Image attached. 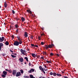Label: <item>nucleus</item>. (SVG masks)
Segmentation results:
<instances>
[{
  "mask_svg": "<svg viewBox=\"0 0 78 78\" xmlns=\"http://www.w3.org/2000/svg\"><path fill=\"white\" fill-rule=\"evenodd\" d=\"M50 55L51 56H53V53H51L50 54Z\"/></svg>",
  "mask_w": 78,
  "mask_h": 78,
  "instance_id": "f704fd0d",
  "label": "nucleus"
},
{
  "mask_svg": "<svg viewBox=\"0 0 78 78\" xmlns=\"http://www.w3.org/2000/svg\"><path fill=\"white\" fill-rule=\"evenodd\" d=\"M32 56L33 57H34V58H35L36 57V55L34 54H32Z\"/></svg>",
  "mask_w": 78,
  "mask_h": 78,
  "instance_id": "2eb2a0df",
  "label": "nucleus"
},
{
  "mask_svg": "<svg viewBox=\"0 0 78 78\" xmlns=\"http://www.w3.org/2000/svg\"><path fill=\"white\" fill-rule=\"evenodd\" d=\"M64 78H69V77H68L67 76H64Z\"/></svg>",
  "mask_w": 78,
  "mask_h": 78,
  "instance_id": "a18cd8bd",
  "label": "nucleus"
},
{
  "mask_svg": "<svg viewBox=\"0 0 78 78\" xmlns=\"http://www.w3.org/2000/svg\"><path fill=\"white\" fill-rule=\"evenodd\" d=\"M11 37H12L13 39H14V35H12Z\"/></svg>",
  "mask_w": 78,
  "mask_h": 78,
  "instance_id": "79ce46f5",
  "label": "nucleus"
},
{
  "mask_svg": "<svg viewBox=\"0 0 78 78\" xmlns=\"http://www.w3.org/2000/svg\"><path fill=\"white\" fill-rule=\"evenodd\" d=\"M43 53L44 54V55H46L47 52H43Z\"/></svg>",
  "mask_w": 78,
  "mask_h": 78,
  "instance_id": "ea45409f",
  "label": "nucleus"
},
{
  "mask_svg": "<svg viewBox=\"0 0 78 78\" xmlns=\"http://www.w3.org/2000/svg\"><path fill=\"white\" fill-rule=\"evenodd\" d=\"M24 77L25 78H30V76H24Z\"/></svg>",
  "mask_w": 78,
  "mask_h": 78,
  "instance_id": "a211bd4d",
  "label": "nucleus"
},
{
  "mask_svg": "<svg viewBox=\"0 0 78 78\" xmlns=\"http://www.w3.org/2000/svg\"><path fill=\"white\" fill-rule=\"evenodd\" d=\"M41 36L38 37V39L40 41V40H41Z\"/></svg>",
  "mask_w": 78,
  "mask_h": 78,
  "instance_id": "473e14b6",
  "label": "nucleus"
},
{
  "mask_svg": "<svg viewBox=\"0 0 78 78\" xmlns=\"http://www.w3.org/2000/svg\"><path fill=\"white\" fill-rule=\"evenodd\" d=\"M34 72V69H32L28 71V72L29 73H32V72Z\"/></svg>",
  "mask_w": 78,
  "mask_h": 78,
  "instance_id": "0eeeda50",
  "label": "nucleus"
},
{
  "mask_svg": "<svg viewBox=\"0 0 78 78\" xmlns=\"http://www.w3.org/2000/svg\"><path fill=\"white\" fill-rule=\"evenodd\" d=\"M4 5L5 8H7V6H8V4L6 3V2H4Z\"/></svg>",
  "mask_w": 78,
  "mask_h": 78,
  "instance_id": "1a4fd4ad",
  "label": "nucleus"
},
{
  "mask_svg": "<svg viewBox=\"0 0 78 78\" xmlns=\"http://www.w3.org/2000/svg\"><path fill=\"white\" fill-rule=\"evenodd\" d=\"M53 76H56V73H54L53 74Z\"/></svg>",
  "mask_w": 78,
  "mask_h": 78,
  "instance_id": "a878e982",
  "label": "nucleus"
},
{
  "mask_svg": "<svg viewBox=\"0 0 78 78\" xmlns=\"http://www.w3.org/2000/svg\"><path fill=\"white\" fill-rule=\"evenodd\" d=\"M42 72H43V73L44 74H45V71H44V69L43 70H42Z\"/></svg>",
  "mask_w": 78,
  "mask_h": 78,
  "instance_id": "a19ab883",
  "label": "nucleus"
},
{
  "mask_svg": "<svg viewBox=\"0 0 78 78\" xmlns=\"http://www.w3.org/2000/svg\"><path fill=\"white\" fill-rule=\"evenodd\" d=\"M33 77H34L33 76V75H30V78H33Z\"/></svg>",
  "mask_w": 78,
  "mask_h": 78,
  "instance_id": "4be33fe9",
  "label": "nucleus"
},
{
  "mask_svg": "<svg viewBox=\"0 0 78 78\" xmlns=\"http://www.w3.org/2000/svg\"><path fill=\"white\" fill-rule=\"evenodd\" d=\"M1 6L0 5V8H1Z\"/></svg>",
  "mask_w": 78,
  "mask_h": 78,
  "instance_id": "0e129e2a",
  "label": "nucleus"
},
{
  "mask_svg": "<svg viewBox=\"0 0 78 78\" xmlns=\"http://www.w3.org/2000/svg\"><path fill=\"white\" fill-rule=\"evenodd\" d=\"M34 44H31V46H32V47H34Z\"/></svg>",
  "mask_w": 78,
  "mask_h": 78,
  "instance_id": "c85d7f7f",
  "label": "nucleus"
},
{
  "mask_svg": "<svg viewBox=\"0 0 78 78\" xmlns=\"http://www.w3.org/2000/svg\"><path fill=\"white\" fill-rule=\"evenodd\" d=\"M35 47H38V45H34V48Z\"/></svg>",
  "mask_w": 78,
  "mask_h": 78,
  "instance_id": "e433bc0d",
  "label": "nucleus"
},
{
  "mask_svg": "<svg viewBox=\"0 0 78 78\" xmlns=\"http://www.w3.org/2000/svg\"><path fill=\"white\" fill-rule=\"evenodd\" d=\"M39 78H42V77H40Z\"/></svg>",
  "mask_w": 78,
  "mask_h": 78,
  "instance_id": "e2e57ef3",
  "label": "nucleus"
},
{
  "mask_svg": "<svg viewBox=\"0 0 78 78\" xmlns=\"http://www.w3.org/2000/svg\"><path fill=\"white\" fill-rule=\"evenodd\" d=\"M5 71H8V70L7 69H6L5 70Z\"/></svg>",
  "mask_w": 78,
  "mask_h": 78,
  "instance_id": "864d4df0",
  "label": "nucleus"
},
{
  "mask_svg": "<svg viewBox=\"0 0 78 78\" xmlns=\"http://www.w3.org/2000/svg\"><path fill=\"white\" fill-rule=\"evenodd\" d=\"M17 33H16V34H16L17 35Z\"/></svg>",
  "mask_w": 78,
  "mask_h": 78,
  "instance_id": "680f3d73",
  "label": "nucleus"
},
{
  "mask_svg": "<svg viewBox=\"0 0 78 78\" xmlns=\"http://www.w3.org/2000/svg\"><path fill=\"white\" fill-rule=\"evenodd\" d=\"M27 64V62H25V64Z\"/></svg>",
  "mask_w": 78,
  "mask_h": 78,
  "instance_id": "bf43d9fd",
  "label": "nucleus"
},
{
  "mask_svg": "<svg viewBox=\"0 0 78 78\" xmlns=\"http://www.w3.org/2000/svg\"><path fill=\"white\" fill-rule=\"evenodd\" d=\"M19 60L21 62H23V59L22 58H20Z\"/></svg>",
  "mask_w": 78,
  "mask_h": 78,
  "instance_id": "f8f14e48",
  "label": "nucleus"
},
{
  "mask_svg": "<svg viewBox=\"0 0 78 78\" xmlns=\"http://www.w3.org/2000/svg\"><path fill=\"white\" fill-rule=\"evenodd\" d=\"M41 58L42 59H44V57H41Z\"/></svg>",
  "mask_w": 78,
  "mask_h": 78,
  "instance_id": "c03bdc74",
  "label": "nucleus"
},
{
  "mask_svg": "<svg viewBox=\"0 0 78 78\" xmlns=\"http://www.w3.org/2000/svg\"><path fill=\"white\" fill-rule=\"evenodd\" d=\"M29 66H31V63L30 62L29 63Z\"/></svg>",
  "mask_w": 78,
  "mask_h": 78,
  "instance_id": "3c124183",
  "label": "nucleus"
},
{
  "mask_svg": "<svg viewBox=\"0 0 78 78\" xmlns=\"http://www.w3.org/2000/svg\"><path fill=\"white\" fill-rule=\"evenodd\" d=\"M24 59H26V61H27V62H28V57H25L24 58Z\"/></svg>",
  "mask_w": 78,
  "mask_h": 78,
  "instance_id": "aec40b11",
  "label": "nucleus"
},
{
  "mask_svg": "<svg viewBox=\"0 0 78 78\" xmlns=\"http://www.w3.org/2000/svg\"><path fill=\"white\" fill-rule=\"evenodd\" d=\"M41 45H44V42H42L41 43Z\"/></svg>",
  "mask_w": 78,
  "mask_h": 78,
  "instance_id": "c9c22d12",
  "label": "nucleus"
},
{
  "mask_svg": "<svg viewBox=\"0 0 78 78\" xmlns=\"http://www.w3.org/2000/svg\"><path fill=\"white\" fill-rule=\"evenodd\" d=\"M2 78H5V77H6V75H5V74H2Z\"/></svg>",
  "mask_w": 78,
  "mask_h": 78,
  "instance_id": "6ab92c4d",
  "label": "nucleus"
},
{
  "mask_svg": "<svg viewBox=\"0 0 78 78\" xmlns=\"http://www.w3.org/2000/svg\"><path fill=\"white\" fill-rule=\"evenodd\" d=\"M10 51H11V52H12V53H13V51H12L11 50H10Z\"/></svg>",
  "mask_w": 78,
  "mask_h": 78,
  "instance_id": "6e6d98bb",
  "label": "nucleus"
},
{
  "mask_svg": "<svg viewBox=\"0 0 78 78\" xmlns=\"http://www.w3.org/2000/svg\"><path fill=\"white\" fill-rule=\"evenodd\" d=\"M54 45L53 44H49L48 45H46L45 47L46 49H47V48H52L53 47H54Z\"/></svg>",
  "mask_w": 78,
  "mask_h": 78,
  "instance_id": "f257e3e1",
  "label": "nucleus"
},
{
  "mask_svg": "<svg viewBox=\"0 0 78 78\" xmlns=\"http://www.w3.org/2000/svg\"><path fill=\"white\" fill-rule=\"evenodd\" d=\"M44 70V71H46V69H45L44 68H43V70Z\"/></svg>",
  "mask_w": 78,
  "mask_h": 78,
  "instance_id": "09e8293b",
  "label": "nucleus"
},
{
  "mask_svg": "<svg viewBox=\"0 0 78 78\" xmlns=\"http://www.w3.org/2000/svg\"><path fill=\"white\" fill-rule=\"evenodd\" d=\"M47 61V62L48 63H51V62H50V61Z\"/></svg>",
  "mask_w": 78,
  "mask_h": 78,
  "instance_id": "7c9ffc66",
  "label": "nucleus"
},
{
  "mask_svg": "<svg viewBox=\"0 0 78 78\" xmlns=\"http://www.w3.org/2000/svg\"><path fill=\"white\" fill-rule=\"evenodd\" d=\"M29 12L30 13V14H32V12L30 10H29Z\"/></svg>",
  "mask_w": 78,
  "mask_h": 78,
  "instance_id": "58836bf2",
  "label": "nucleus"
},
{
  "mask_svg": "<svg viewBox=\"0 0 78 78\" xmlns=\"http://www.w3.org/2000/svg\"><path fill=\"white\" fill-rule=\"evenodd\" d=\"M20 72L21 73H23V70H20Z\"/></svg>",
  "mask_w": 78,
  "mask_h": 78,
  "instance_id": "5701e85b",
  "label": "nucleus"
},
{
  "mask_svg": "<svg viewBox=\"0 0 78 78\" xmlns=\"http://www.w3.org/2000/svg\"><path fill=\"white\" fill-rule=\"evenodd\" d=\"M18 31H19V29H17L16 30V33H19Z\"/></svg>",
  "mask_w": 78,
  "mask_h": 78,
  "instance_id": "cd10ccee",
  "label": "nucleus"
},
{
  "mask_svg": "<svg viewBox=\"0 0 78 78\" xmlns=\"http://www.w3.org/2000/svg\"><path fill=\"white\" fill-rule=\"evenodd\" d=\"M8 72H9V73H11V72H12V71H11V70H9L8 71Z\"/></svg>",
  "mask_w": 78,
  "mask_h": 78,
  "instance_id": "2f4dec72",
  "label": "nucleus"
},
{
  "mask_svg": "<svg viewBox=\"0 0 78 78\" xmlns=\"http://www.w3.org/2000/svg\"><path fill=\"white\" fill-rule=\"evenodd\" d=\"M13 45H15L16 46H18V45H19V41H16L14 42Z\"/></svg>",
  "mask_w": 78,
  "mask_h": 78,
  "instance_id": "f03ea898",
  "label": "nucleus"
},
{
  "mask_svg": "<svg viewBox=\"0 0 78 78\" xmlns=\"http://www.w3.org/2000/svg\"><path fill=\"white\" fill-rule=\"evenodd\" d=\"M17 38L19 41L22 40V39L20 38V36H17Z\"/></svg>",
  "mask_w": 78,
  "mask_h": 78,
  "instance_id": "9d476101",
  "label": "nucleus"
},
{
  "mask_svg": "<svg viewBox=\"0 0 78 78\" xmlns=\"http://www.w3.org/2000/svg\"><path fill=\"white\" fill-rule=\"evenodd\" d=\"M3 73L4 75H7V72L4 71L3 72Z\"/></svg>",
  "mask_w": 78,
  "mask_h": 78,
  "instance_id": "9b49d317",
  "label": "nucleus"
},
{
  "mask_svg": "<svg viewBox=\"0 0 78 78\" xmlns=\"http://www.w3.org/2000/svg\"><path fill=\"white\" fill-rule=\"evenodd\" d=\"M19 44H22V40H20L19 41Z\"/></svg>",
  "mask_w": 78,
  "mask_h": 78,
  "instance_id": "412c9836",
  "label": "nucleus"
},
{
  "mask_svg": "<svg viewBox=\"0 0 78 78\" xmlns=\"http://www.w3.org/2000/svg\"><path fill=\"white\" fill-rule=\"evenodd\" d=\"M56 55H57V56H59V54H57Z\"/></svg>",
  "mask_w": 78,
  "mask_h": 78,
  "instance_id": "8fccbe9b",
  "label": "nucleus"
},
{
  "mask_svg": "<svg viewBox=\"0 0 78 78\" xmlns=\"http://www.w3.org/2000/svg\"><path fill=\"white\" fill-rule=\"evenodd\" d=\"M15 19H16V20H17V21L19 20V19H18L17 18H16Z\"/></svg>",
  "mask_w": 78,
  "mask_h": 78,
  "instance_id": "37998d69",
  "label": "nucleus"
},
{
  "mask_svg": "<svg viewBox=\"0 0 78 78\" xmlns=\"http://www.w3.org/2000/svg\"><path fill=\"white\" fill-rule=\"evenodd\" d=\"M5 44L6 45H9V43L8 42V41H6L5 42Z\"/></svg>",
  "mask_w": 78,
  "mask_h": 78,
  "instance_id": "f3484780",
  "label": "nucleus"
},
{
  "mask_svg": "<svg viewBox=\"0 0 78 78\" xmlns=\"http://www.w3.org/2000/svg\"><path fill=\"white\" fill-rule=\"evenodd\" d=\"M12 13H13V14H15V12L13 10H12Z\"/></svg>",
  "mask_w": 78,
  "mask_h": 78,
  "instance_id": "72a5a7b5",
  "label": "nucleus"
},
{
  "mask_svg": "<svg viewBox=\"0 0 78 78\" xmlns=\"http://www.w3.org/2000/svg\"><path fill=\"white\" fill-rule=\"evenodd\" d=\"M62 73H64V72H62Z\"/></svg>",
  "mask_w": 78,
  "mask_h": 78,
  "instance_id": "69168bd1",
  "label": "nucleus"
},
{
  "mask_svg": "<svg viewBox=\"0 0 78 78\" xmlns=\"http://www.w3.org/2000/svg\"><path fill=\"white\" fill-rule=\"evenodd\" d=\"M24 36H25L26 37H28V33L27 32H25L24 34Z\"/></svg>",
  "mask_w": 78,
  "mask_h": 78,
  "instance_id": "6e6552de",
  "label": "nucleus"
},
{
  "mask_svg": "<svg viewBox=\"0 0 78 78\" xmlns=\"http://www.w3.org/2000/svg\"><path fill=\"white\" fill-rule=\"evenodd\" d=\"M12 71H13L12 75H16L17 72V71H16V70H13Z\"/></svg>",
  "mask_w": 78,
  "mask_h": 78,
  "instance_id": "423d86ee",
  "label": "nucleus"
},
{
  "mask_svg": "<svg viewBox=\"0 0 78 78\" xmlns=\"http://www.w3.org/2000/svg\"><path fill=\"white\" fill-rule=\"evenodd\" d=\"M20 34H19L17 36H20Z\"/></svg>",
  "mask_w": 78,
  "mask_h": 78,
  "instance_id": "603ef678",
  "label": "nucleus"
},
{
  "mask_svg": "<svg viewBox=\"0 0 78 78\" xmlns=\"http://www.w3.org/2000/svg\"><path fill=\"white\" fill-rule=\"evenodd\" d=\"M41 36H43V35H44V34H41Z\"/></svg>",
  "mask_w": 78,
  "mask_h": 78,
  "instance_id": "de8ad7c7",
  "label": "nucleus"
},
{
  "mask_svg": "<svg viewBox=\"0 0 78 78\" xmlns=\"http://www.w3.org/2000/svg\"><path fill=\"white\" fill-rule=\"evenodd\" d=\"M3 44L2 43H0V49L2 48V47H3Z\"/></svg>",
  "mask_w": 78,
  "mask_h": 78,
  "instance_id": "ddd939ff",
  "label": "nucleus"
},
{
  "mask_svg": "<svg viewBox=\"0 0 78 78\" xmlns=\"http://www.w3.org/2000/svg\"><path fill=\"white\" fill-rule=\"evenodd\" d=\"M15 27L16 28H18V27H19V26H18V25L16 24L15 26Z\"/></svg>",
  "mask_w": 78,
  "mask_h": 78,
  "instance_id": "bb28decb",
  "label": "nucleus"
},
{
  "mask_svg": "<svg viewBox=\"0 0 78 78\" xmlns=\"http://www.w3.org/2000/svg\"><path fill=\"white\" fill-rule=\"evenodd\" d=\"M4 24L5 25H6L5 24H6V23H4Z\"/></svg>",
  "mask_w": 78,
  "mask_h": 78,
  "instance_id": "052dcab7",
  "label": "nucleus"
},
{
  "mask_svg": "<svg viewBox=\"0 0 78 78\" xmlns=\"http://www.w3.org/2000/svg\"><path fill=\"white\" fill-rule=\"evenodd\" d=\"M34 37V36H33L32 35V36H31L30 38H31V39H33Z\"/></svg>",
  "mask_w": 78,
  "mask_h": 78,
  "instance_id": "c756f323",
  "label": "nucleus"
},
{
  "mask_svg": "<svg viewBox=\"0 0 78 78\" xmlns=\"http://www.w3.org/2000/svg\"><path fill=\"white\" fill-rule=\"evenodd\" d=\"M12 54H13V55H14V54L13 53H12Z\"/></svg>",
  "mask_w": 78,
  "mask_h": 78,
  "instance_id": "338daca9",
  "label": "nucleus"
},
{
  "mask_svg": "<svg viewBox=\"0 0 78 78\" xmlns=\"http://www.w3.org/2000/svg\"><path fill=\"white\" fill-rule=\"evenodd\" d=\"M44 78H45V77H44Z\"/></svg>",
  "mask_w": 78,
  "mask_h": 78,
  "instance_id": "774afa93",
  "label": "nucleus"
},
{
  "mask_svg": "<svg viewBox=\"0 0 78 78\" xmlns=\"http://www.w3.org/2000/svg\"><path fill=\"white\" fill-rule=\"evenodd\" d=\"M14 55H17V54H14Z\"/></svg>",
  "mask_w": 78,
  "mask_h": 78,
  "instance_id": "13d9d810",
  "label": "nucleus"
},
{
  "mask_svg": "<svg viewBox=\"0 0 78 78\" xmlns=\"http://www.w3.org/2000/svg\"><path fill=\"white\" fill-rule=\"evenodd\" d=\"M39 68L42 71L43 70H44V69H43V68H42V67L41 66H39Z\"/></svg>",
  "mask_w": 78,
  "mask_h": 78,
  "instance_id": "dca6fc26",
  "label": "nucleus"
},
{
  "mask_svg": "<svg viewBox=\"0 0 78 78\" xmlns=\"http://www.w3.org/2000/svg\"><path fill=\"white\" fill-rule=\"evenodd\" d=\"M20 76H21V73L20 72H19L16 73V77Z\"/></svg>",
  "mask_w": 78,
  "mask_h": 78,
  "instance_id": "20e7f679",
  "label": "nucleus"
},
{
  "mask_svg": "<svg viewBox=\"0 0 78 78\" xmlns=\"http://www.w3.org/2000/svg\"><path fill=\"white\" fill-rule=\"evenodd\" d=\"M11 55V56H12V58H16V56H14L13 55Z\"/></svg>",
  "mask_w": 78,
  "mask_h": 78,
  "instance_id": "b1692460",
  "label": "nucleus"
},
{
  "mask_svg": "<svg viewBox=\"0 0 78 78\" xmlns=\"http://www.w3.org/2000/svg\"><path fill=\"white\" fill-rule=\"evenodd\" d=\"M27 12H29V11H30V10H27Z\"/></svg>",
  "mask_w": 78,
  "mask_h": 78,
  "instance_id": "49530a36",
  "label": "nucleus"
},
{
  "mask_svg": "<svg viewBox=\"0 0 78 78\" xmlns=\"http://www.w3.org/2000/svg\"><path fill=\"white\" fill-rule=\"evenodd\" d=\"M20 51L22 54H23L24 55H25V53L26 52V51H25V50H23V49H21Z\"/></svg>",
  "mask_w": 78,
  "mask_h": 78,
  "instance_id": "7ed1b4c3",
  "label": "nucleus"
},
{
  "mask_svg": "<svg viewBox=\"0 0 78 78\" xmlns=\"http://www.w3.org/2000/svg\"><path fill=\"white\" fill-rule=\"evenodd\" d=\"M41 29H42L43 31H44V28H42Z\"/></svg>",
  "mask_w": 78,
  "mask_h": 78,
  "instance_id": "5fc2aeb1",
  "label": "nucleus"
},
{
  "mask_svg": "<svg viewBox=\"0 0 78 78\" xmlns=\"http://www.w3.org/2000/svg\"><path fill=\"white\" fill-rule=\"evenodd\" d=\"M21 19L22 22H24V21L25 20V18H24L23 17H22Z\"/></svg>",
  "mask_w": 78,
  "mask_h": 78,
  "instance_id": "4468645a",
  "label": "nucleus"
},
{
  "mask_svg": "<svg viewBox=\"0 0 78 78\" xmlns=\"http://www.w3.org/2000/svg\"><path fill=\"white\" fill-rule=\"evenodd\" d=\"M5 39V37H2L1 38V37H0V42H2L3 41H4V40Z\"/></svg>",
  "mask_w": 78,
  "mask_h": 78,
  "instance_id": "39448f33",
  "label": "nucleus"
},
{
  "mask_svg": "<svg viewBox=\"0 0 78 78\" xmlns=\"http://www.w3.org/2000/svg\"><path fill=\"white\" fill-rule=\"evenodd\" d=\"M50 74L51 75H53V73H52V72L50 73Z\"/></svg>",
  "mask_w": 78,
  "mask_h": 78,
  "instance_id": "4c0bfd02",
  "label": "nucleus"
},
{
  "mask_svg": "<svg viewBox=\"0 0 78 78\" xmlns=\"http://www.w3.org/2000/svg\"><path fill=\"white\" fill-rule=\"evenodd\" d=\"M46 67V66H45V68L46 69L47 67Z\"/></svg>",
  "mask_w": 78,
  "mask_h": 78,
  "instance_id": "4d7b16f0",
  "label": "nucleus"
},
{
  "mask_svg": "<svg viewBox=\"0 0 78 78\" xmlns=\"http://www.w3.org/2000/svg\"><path fill=\"white\" fill-rule=\"evenodd\" d=\"M56 75H57V76H62L61 75V74H56Z\"/></svg>",
  "mask_w": 78,
  "mask_h": 78,
  "instance_id": "393cba45",
  "label": "nucleus"
}]
</instances>
